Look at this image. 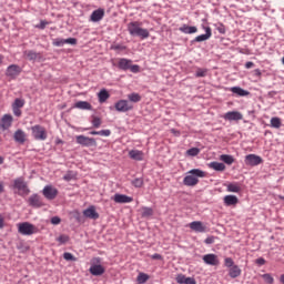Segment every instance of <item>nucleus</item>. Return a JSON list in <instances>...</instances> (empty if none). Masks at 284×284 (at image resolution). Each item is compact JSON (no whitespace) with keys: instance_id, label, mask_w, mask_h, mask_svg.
<instances>
[{"instance_id":"obj_2","label":"nucleus","mask_w":284,"mask_h":284,"mask_svg":"<svg viewBox=\"0 0 284 284\" xmlns=\"http://www.w3.org/2000/svg\"><path fill=\"white\" fill-rule=\"evenodd\" d=\"M199 179H205V172L200 169H193L187 172L183 183L184 185H187V187H194V185H199Z\"/></svg>"},{"instance_id":"obj_23","label":"nucleus","mask_w":284,"mask_h":284,"mask_svg":"<svg viewBox=\"0 0 284 284\" xmlns=\"http://www.w3.org/2000/svg\"><path fill=\"white\" fill-rule=\"evenodd\" d=\"M103 17H105V10L98 9L91 13L90 19H91V21H93V23H98V21H101V19H103Z\"/></svg>"},{"instance_id":"obj_40","label":"nucleus","mask_w":284,"mask_h":284,"mask_svg":"<svg viewBox=\"0 0 284 284\" xmlns=\"http://www.w3.org/2000/svg\"><path fill=\"white\" fill-rule=\"evenodd\" d=\"M143 178H138L132 180L131 184L133 185V187H141L143 185Z\"/></svg>"},{"instance_id":"obj_58","label":"nucleus","mask_w":284,"mask_h":284,"mask_svg":"<svg viewBox=\"0 0 284 284\" xmlns=\"http://www.w3.org/2000/svg\"><path fill=\"white\" fill-rule=\"evenodd\" d=\"M255 263H256L257 265H265V258L258 257V258L255 261Z\"/></svg>"},{"instance_id":"obj_56","label":"nucleus","mask_w":284,"mask_h":284,"mask_svg":"<svg viewBox=\"0 0 284 284\" xmlns=\"http://www.w3.org/2000/svg\"><path fill=\"white\" fill-rule=\"evenodd\" d=\"M12 110H13V114H14L16 116H21V109L16 108V106H12Z\"/></svg>"},{"instance_id":"obj_55","label":"nucleus","mask_w":284,"mask_h":284,"mask_svg":"<svg viewBox=\"0 0 284 284\" xmlns=\"http://www.w3.org/2000/svg\"><path fill=\"white\" fill-rule=\"evenodd\" d=\"M204 243L206 245H212V243H214V236H209L205 239Z\"/></svg>"},{"instance_id":"obj_25","label":"nucleus","mask_w":284,"mask_h":284,"mask_svg":"<svg viewBox=\"0 0 284 284\" xmlns=\"http://www.w3.org/2000/svg\"><path fill=\"white\" fill-rule=\"evenodd\" d=\"M179 30L180 32H183V34H196V32H199V28L190 27L187 24H183Z\"/></svg>"},{"instance_id":"obj_1","label":"nucleus","mask_w":284,"mask_h":284,"mask_svg":"<svg viewBox=\"0 0 284 284\" xmlns=\"http://www.w3.org/2000/svg\"><path fill=\"white\" fill-rule=\"evenodd\" d=\"M141 26H143V22L141 21H132L128 23V32L131 34V37H139L140 39H149L150 38V31L148 29H143Z\"/></svg>"},{"instance_id":"obj_11","label":"nucleus","mask_w":284,"mask_h":284,"mask_svg":"<svg viewBox=\"0 0 284 284\" xmlns=\"http://www.w3.org/2000/svg\"><path fill=\"white\" fill-rule=\"evenodd\" d=\"M202 261H204V263L206 265H212L213 267H216L219 265H221V261L219 260V255L214 254V253H210L206 254L202 257Z\"/></svg>"},{"instance_id":"obj_5","label":"nucleus","mask_w":284,"mask_h":284,"mask_svg":"<svg viewBox=\"0 0 284 284\" xmlns=\"http://www.w3.org/2000/svg\"><path fill=\"white\" fill-rule=\"evenodd\" d=\"M21 72H23V69L19 64H10L7 67L4 74L8 81H14L21 75Z\"/></svg>"},{"instance_id":"obj_29","label":"nucleus","mask_w":284,"mask_h":284,"mask_svg":"<svg viewBox=\"0 0 284 284\" xmlns=\"http://www.w3.org/2000/svg\"><path fill=\"white\" fill-rule=\"evenodd\" d=\"M241 268L239 267V265H234L230 268L229 271V276L231 278H239V276H241Z\"/></svg>"},{"instance_id":"obj_52","label":"nucleus","mask_w":284,"mask_h":284,"mask_svg":"<svg viewBox=\"0 0 284 284\" xmlns=\"http://www.w3.org/2000/svg\"><path fill=\"white\" fill-rule=\"evenodd\" d=\"M45 26H48V21L41 20L37 28H39V30H45Z\"/></svg>"},{"instance_id":"obj_17","label":"nucleus","mask_w":284,"mask_h":284,"mask_svg":"<svg viewBox=\"0 0 284 284\" xmlns=\"http://www.w3.org/2000/svg\"><path fill=\"white\" fill-rule=\"evenodd\" d=\"M189 227H190L191 230H193V232H199V233H205V232H207V226H205V225L203 224V222H201V221L191 222V223L189 224Z\"/></svg>"},{"instance_id":"obj_15","label":"nucleus","mask_w":284,"mask_h":284,"mask_svg":"<svg viewBox=\"0 0 284 284\" xmlns=\"http://www.w3.org/2000/svg\"><path fill=\"white\" fill-rule=\"evenodd\" d=\"M225 121H243V114L239 111H229L224 114Z\"/></svg>"},{"instance_id":"obj_33","label":"nucleus","mask_w":284,"mask_h":284,"mask_svg":"<svg viewBox=\"0 0 284 284\" xmlns=\"http://www.w3.org/2000/svg\"><path fill=\"white\" fill-rule=\"evenodd\" d=\"M129 103H139L141 102V94L133 92L128 94Z\"/></svg>"},{"instance_id":"obj_39","label":"nucleus","mask_w":284,"mask_h":284,"mask_svg":"<svg viewBox=\"0 0 284 284\" xmlns=\"http://www.w3.org/2000/svg\"><path fill=\"white\" fill-rule=\"evenodd\" d=\"M200 152L201 150L199 148H192L186 151V154H189V156H199Z\"/></svg>"},{"instance_id":"obj_19","label":"nucleus","mask_w":284,"mask_h":284,"mask_svg":"<svg viewBox=\"0 0 284 284\" xmlns=\"http://www.w3.org/2000/svg\"><path fill=\"white\" fill-rule=\"evenodd\" d=\"M203 30H205V34H201L195 37L194 41L196 43H201L203 41H207L212 38V28L203 26Z\"/></svg>"},{"instance_id":"obj_54","label":"nucleus","mask_w":284,"mask_h":284,"mask_svg":"<svg viewBox=\"0 0 284 284\" xmlns=\"http://www.w3.org/2000/svg\"><path fill=\"white\" fill-rule=\"evenodd\" d=\"M151 258H152L153 261H162V260H163V256H162L161 254H159V253H155V254H153V255L151 256Z\"/></svg>"},{"instance_id":"obj_46","label":"nucleus","mask_w":284,"mask_h":284,"mask_svg":"<svg viewBox=\"0 0 284 284\" xmlns=\"http://www.w3.org/2000/svg\"><path fill=\"white\" fill-rule=\"evenodd\" d=\"M206 74H207L206 69H197L195 77L201 78V77H205Z\"/></svg>"},{"instance_id":"obj_57","label":"nucleus","mask_w":284,"mask_h":284,"mask_svg":"<svg viewBox=\"0 0 284 284\" xmlns=\"http://www.w3.org/2000/svg\"><path fill=\"white\" fill-rule=\"evenodd\" d=\"M111 49L112 50H125V47L121 45V44H115V45H112Z\"/></svg>"},{"instance_id":"obj_8","label":"nucleus","mask_w":284,"mask_h":284,"mask_svg":"<svg viewBox=\"0 0 284 284\" xmlns=\"http://www.w3.org/2000/svg\"><path fill=\"white\" fill-rule=\"evenodd\" d=\"M75 141L79 145H82L83 148H97V140L94 138L77 135Z\"/></svg>"},{"instance_id":"obj_34","label":"nucleus","mask_w":284,"mask_h":284,"mask_svg":"<svg viewBox=\"0 0 284 284\" xmlns=\"http://www.w3.org/2000/svg\"><path fill=\"white\" fill-rule=\"evenodd\" d=\"M24 57H27L29 61H37V59H39V53L32 50H28L24 51Z\"/></svg>"},{"instance_id":"obj_51","label":"nucleus","mask_w":284,"mask_h":284,"mask_svg":"<svg viewBox=\"0 0 284 284\" xmlns=\"http://www.w3.org/2000/svg\"><path fill=\"white\" fill-rule=\"evenodd\" d=\"M216 30H217V32H220V34H225V32H226V29H225V27L223 26V23H220V24L216 27Z\"/></svg>"},{"instance_id":"obj_53","label":"nucleus","mask_w":284,"mask_h":284,"mask_svg":"<svg viewBox=\"0 0 284 284\" xmlns=\"http://www.w3.org/2000/svg\"><path fill=\"white\" fill-rule=\"evenodd\" d=\"M51 223L52 225H59V223H61V219L59 216H53L51 219Z\"/></svg>"},{"instance_id":"obj_36","label":"nucleus","mask_w":284,"mask_h":284,"mask_svg":"<svg viewBox=\"0 0 284 284\" xmlns=\"http://www.w3.org/2000/svg\"><path fill=\"white\" fill-rule=\"evenodd\" d=\"M136 281L139 284L148 283V281H150V275H148L145 273H139Z\"/></svg>"},{"instance_id":"obj_59","label":"nucleus","mask_w":284,"mask_h":284,"mask_svg":"<svg viewBox=\"0 0 284 284\" xmlns=\"http://www.w3.org/2000/svg\"><path fill=\"white\" fill-rule=\"evenodd\" d=\"M184 284H196V280H194V277H189Z\"/></svg>"},{"instance_id":"obj_60","label":"nucleus","mask_w":284,"mask_h":284,"mask_svg":"<svg viewBox=\"0 0 284 284\" xmlns=\"http://www.w3.org/2000/svg\"><path fill=\"white\" fill-rule=\"evenodd\" d=\"M171 133L174 134V136H181V132L176 131V129H172Z\"/></svg>"},{"instance_id":"obj_13","label":"nucleus","mask_w":284,"mask_h":284,"mask_svg":"<svg viewBox=\"0 0 284 284\" xmlns=\"http://www.w3.org/2000/svg\"><path fill=\"white\" fill-rule=\"evenodd\" d=\"M28 203L31 207H43V199L39 194H32L28 199Z\"/></svg>"},{"instance_id":"obj_32","label":"nucleus","mask_w":284,"mask_h":284,"mask_svg":"<svg viewBox=\"0 0 284 284\" xmlns=\"http://www.w3.org/2000/svg\"><path fill=\"white\" fill-rule=\"evenodd\" d=\"M141 215L143 219H148V216H152L154 214V210L152 207L143 206L140 209Z\"/></svg>"},{"instance_id":"obj_12","label":"nucleus","mask_w":284,"mask_h":284,"mask_svg":"<svg viewBox=\"0 0 284 284\" xmlns=\"http://www.w3.org/2000/svg\"><path fill=\"white\" fill-rule=\"evenodd\" d=\"M263 163V158L256 154H248L245 156V165H251V168H254L256 165H261Z\"/></svg>"},{"instance_id":"obj_4","label":"nucleus","mask_w":284,"mask_h":284,"mask_svg":"<svg viewBox=\"0 0 284 284\" xmlns=\"http://www.w3.org/2000/svg\"><path fill=\"white\" fill-rule=\"evenodd\" d=\"M18 232L23 236H32V234H38L39 227L29 222H22L18 224Z\"/></svg>"},{"instance_id":"obj_20","label":"nucleus","mask_w":284,"mask_h":284,"mask_svg":"<svg viewBox=\"0 0 284 284\" xmlns=\"http://www.w3.org/2000/svg\"><path fill=\"white\" fill-rule=\"evenodd\" d=\"M89 272L92 274V276H103V274H105V267L100 264H93L89 268Z\"/></svg>"},{"instance_id":"obj_49","label":"nucleus","mask_w":284,"mask_h":284,"mask_svg":"<svg viewBox=\"0 0 284 284\" xmlns=\"http://www.w3.org/2000/svg\"><path fill=\"white\" fill-rule=\"evenodd\" d=\"M93 128H101V120L100 118L94 116L92 120Z\"/></svg>"},{"instance_id":"obj_28","label":"nucleus","mask_w":284,"mask_h":284,"mask_svg":"<svg viewBox=\"0 0 284 284\" xmlns=\"http://www.w3.org/2000/svg\"><path fill=\"white\" fill-rule=\"evenodd\" d=\"M209 168H211V170H215V172H225V164L221 162H211Z\"/></svg>"},{"instance_id":"obj_31","label":"nucleus","mask_w":284,"mask_h":284,"mask_svg":"<svg viewBox=\"0 0 284 284\" xmlns=\"http://www.w3.org/2000/svg\"><path fill=\"white\" fill-rule=\"evenodd\" d=\"M98 99L100 103H105V101L110 99V93L108 92V90L103 89L99 92Z\"/></svg>"},{"instance_id":"obj_22","label":"nucleus","mask_w":284,"mask_h":284,"mask_svg":"<svg viewBox=\"0 0 284 284\" xmlns=\"http://www.w3.org/2000/svg\"><path fill=\"white\" fill-rule=\"evenodd\" d=\"M12 121L13 118L10 114H4L1 119V124L0 126L2 128V130H9V128H12Z\"/></svg>"},{"instance_id":"obj_45","label":"nucleus","mask_w":284,"mask_h":284,"mask_svg":"<svg viewBox=\"0 0 284 284\" xmlns=\"http://www.w3.org/2000/svg\"><path fill=\"white\" fill-rule=\"evenodd\" d=\"M262 278L265 281V283H268V284L274 283V277H272V275L270 274H263Z\"/></svg>"},{"instance_id":"obj_21","label":"nucleus","mask_w":284,"mask_h":284,"mask_svg":"<svg viewBox=\"0 0 284 284\" xmlns=\"http://www.w3.org/2000/svg\"><path fill=\"white\" fill-rule=\"evenodd\" d=\"M112 200L114 201V203H132V201H134V199L132 196H128L125 194H119L116 193Z\"/></svg>"},{"instance_id":"obj_27","label":"nucleus","mask_w":284,"mask_h":284,"mask_svg":"<svg viewBox=\"0 0 284 284\" xmlns=\"http://www.w3.org/2000/svg\"><path fill=\"white\" fill-rule=\"evenodd\" d=\"M231 92H233V94H237V97H250V91H246L245 89H242L241 87L231 88Z\"/></svg>"},{"instance_id":"obj_50","label":"nucleus","mask_w":284,"mask_h":284,"mask_svg":"<svg viewBox=\"0 0 284 284\" xmlns=\"http://www.w3.org/2000/svg\"><path fill=\"white\" fill-rule=\"evenodd\" d=\"M63 258L64 261H77V258L74 257V255H72V253H64Z\"/></svg>"},{"instance_id":"obj_62","label":"nucleus","mask_w":284,"mask_h":284,"mask_svg":"<svg viewBox=\"0 0 284 284\" xmlns=\"http://www.w3.org/2000/svg\"><path fill=\"white\" fill-rule=\"evenodd\" d=\"M253 65H254V62H246V63H245L246 70L252 69Z\"/></svg>"},{"instance_id":"obj_18","label":"nucleus","mask_w":284,"mask_h":284,"mask_svg":"<svg viewBox=\"0 0 284 284\" xmlns=\"http://www.w3.org/2000/svg\"><path fill=\"white\" fill-rule=\"evenodd\" d=\"M65 43H69L70 45H77V39L75 38H68V39L58 38L53 40V45H55L57 48H61L62 45H65Z\"/></svg>"},{"instance_id":"obj_48","label":"nucleus","mask_w":284,"mask_h":284,"mask_svg":"<svg viewBox=\"0 0 284 284\" xmlns=\"http://www.w3.org/2000/svg\"><path fill=\"white\" fill-rule=\"evenodd\" d=\"M224 265H225L226 267H234V260H232L231 257H226V258L224 260Z\"/></svg>"},{"instance_id":"obj_63","label":"nucleus","mask_w":284,"mask_h":284,"mask_svg":"<svg viewBox=\"0 0 284 284\" xmlns=\"http://www.w3.org/2000/svg\"><path fill=\"white\" fill-rule=\"evenodd\" d=\"M4 221L3 216L0 215V230H3Z\"/></svg>"},{"instance_id":"obj_64","label":"nucleus","mask_w":284,"mask_h":284,"mask_svg":"<svg viewBox=\"0 0 284 284\" xmlns=\"http://www.w3.org/2000/svg\"><path fill=\"white\" fill-rule=\"evenodd\" d=\"M280 281H281V283H283V284H284V274H283V275H281Z\"/></svg>"},{"instance_id":"obj_9","label":"nucleus","mask_w":284,"mask_h":284,"mask_svg":"<svg viewBox=\"0 0 284 284\" xmlns=\"http://www.w3.org/2000/svg\"><path fill=\"white\" fill-rule=\"evenodd\" d=\"M42 194L48 201H54V199L59 196V190L52 185H45L42 190Z\"/></svg>"},{"instance_id":"obj_26","label":"nucleus","mask_w":284,"mask_h":284,"mask_svg":"<svg viewBox=\"0 0 284 284\" xmlns=\"http://www.w3.org/2000/svg\"><path fill=\"white\" fill-rule=\"evenodd\" d=\"M224 204L227 206L237 205L239 204V197L236 195H225L224 196Z\"/></svg>"},{"instance_id":"obj_43","label":"nucleus","mask_w":284,"mask_h":284,"mask_svg":"<svg viewBox=\"0 0 284 284\" xmlns=\"http://www.w3.org/2000/svg\"><path fill=\"white\" fill-rule=\"evenodd\" d=\"M68 241H70V236H68V235H60L57 239V242L60 243L61 245L68 243Z\"/></svg>"},{"instance_id":"obj_24","label":"nucleus","mask_w":284,"mask_h":284,"mask_svg":"<svg viewBox=\"0 0 284 284\" xmlns=\"http://www.w3.org/2000/svg\"><path fill=\"white\" fill-rule=\"evenodd\" d=\"M129 156L133 161H143V159L145 158V153H143V151L140 150H131L129 152Z\"/></svg>"},{"instance_id":"obj_3","label":"nucleus","mask_w":284,"mask_h":284,"mask_svg":"<svg viewBox=\"0 0 284 284\" xmlns=\"http://www.w3.org/2000/svg\"><path fill=\"white\" fill-rule=\"evenodd\" d=\"M113 65H116L119 70H123L124 72L130 70L133 74L141 72V67H139V64H132V60L125 58H119L118 63L113 62Z\"/></svg>"},{"instance_id":"obj_61","label":"nucleus","mask_w":284,"mask_h":284,"mask_svg":"<svg viewBox=\"0 0 284 284\" xmlns=\"http://www.w3.org/2000/svg\"><path fill=\"white\" fill-rule=\"evenodd\" d=\"M6 192V186L3 185V182L0 181V194H3Z\"/></svg>"},{"instance_id":"obj_35","label":"nucleus","mask_w":284,"mask_h":284,"mask_svg":"<svg viewBox=\"0 0 284 284\" xmlns=\"http://www.w3.org/2000/svg\"><path fill=\"white\" fill-rule=\"evenodd\" d=\"M220 161H223L226 165H232L234 163V156L229 154H222Z\"/></svg>"},{"instance_id":"obj_7","label":"nucleus","mask_w":284,"mask_h":284,"mask_svg":"<svg viewBox=\"0 0 284 284\" xmlns=\"http://www.w3.org/2000/svg\"><path fill=\"white\" fill-rule=\"evenodd\" d=\"M31 132L36 141H45L48 139V131L40 124L31 126Z\"/></svg>"},{"instance_id":"obj_37","label":"nucleus","mask_w":284,"mask_h":284,"mask_svg":"<svg viewBox=\"0 0 284 284\" xmlns=\"http://www.w3.org/2000/svg\"><path fill=\"white\" fill-rule=\"evenodd\" d=\"M227 192L239 193L241 192V185L239 183H230L227 185Z\"/></svg>"},{"instance_id":"obj_6","label":"nucleus","mask_w":284,"mask_h":284,"mask_svg":"<svg viewBox=\"0 0 284 284\" xmlns=\"http://www.w3.org/2000/svg\"><path fill=\"white\" fill-rule=\"evenodd\" d=\"M13 187L18 190L20 196H28V194H30V189H28V183H26L23 178L13 180Z\"/></svg>"},{"instance_id":"obj_30","label":"nucleus","mask_w":284,"mask_h":284,"mask_svg":"<svg viewBox=\"0 0 284 284\" xmlns=\"http://www.w3.org/2000/svg\"><path fill=\"white\" fill-rule=\"evenodd\" d=\"M74 108H78V110H92V104L87 101H79L74 104Z\"/></svg>"},{"instance_id":"obj_44","label":"nucleus","mask_w":284,"mask_h":284,"mask_svg":"<svg viewBox=\"0 0 284 284\" xmlns=\"http://www.w3.org/2000/svg\"><path fill=\"white\" fill-rule=\"evenodd\" d=\"M74 178H75V175H74V172H72V171H69L68 173H65L63 175L64 181H72Z\"/></svg>"},{"instance_id":"obj_38","label":"nucleus","mask_w":284,"mask_h":284,"mask_svg":"<svg viewBox=\"0 0 284 284\" xmlns=\"http://www.w3.org/2000/svg\"><path fill=\"white\" fill-rule=\"evenodd\" d=\"M281 125H283V123L281 122V118L275 116L271 119V128H275L276 130H278Z\"/></svg>"},{"instance_id":"obj_10","label":"nucleus","mask_w":284,"mask_h":284,"mask_svg":"<svg viewBox=\"0 0 284 284\" xmlns=\"http://www.w3.org/2000/svg\"><path fill=\"white\" fill-rule=\"evenodd\" d=\"M116 112H130L131 110H134V104H132L128 100H120L114 105Z\"/></svg>"},{"instance_id":"obj_41","label":"nucleus","mask_w":284,"mask_h":284,"mask_svg":"<svg viewBox=\"0 0 284 284\" xmlns=\"http://www.w3.org/2000/svg\"><path fill=\"white\" fill-rule=\"evenodd\" d=\"M187 276H185L184 274H178L175 277L176 283L179 284H185V282L187 281Z\"/></svg>"},{"instance_id":"obj_42","label":"nucleus","mask_w":284,"mask_h":284,"mask_svg":"<svg viewBox=\"0 0 284 284\" xmlns=\"http://www.w3.org/2000/svg\"><path fill=\"white\" fill-rule=\"evenodd\" d=\"M23 105H26V101H23L22 99H16L12 104V108L21 109L23 108Z\"/></svg>"},{"instance_id":"obj_47","label":"nucleus","mask_w":284,"mask_h":284,"mask_svg":"<svg viewBox=\"0 0 284 284\" xmlns=\"http://www.w3.org/2000/svg\"><path fill=\"white\" fill-rule=\"evenodd\" d=\"M110 134H112V131H110L108 129L98 131V136H110Z\"/></svg>"},{"instance_id":"obj_16","label":"nucleus","mask_w":284,"mask_h":284,"mask_svg":"<svg viewBox=\"0 0 284 284\" xmlns=\"http://www.w3.org/2000/svg\"><path fill=\"white\" fill-rule=\"evenodd\" d=\"M83 216H85V219L97 221V219H99V212H97V207L94 205H91L83 211Z\"/></svg>"},{"instance_id":"obj_14","label":"nucleus","mask_w":284,"mask_h":284,"mask_svg":"<svg viewBox=\"0 0 284 284\" xmlns=\"http://www.w3.org/2000/svg\"><path fill=\"white\" fill-rule=\"evenodd\" d=\"M13 139L16 143H20V145H23V143L28 141V134L26 133V131L18 129L13 134Z\"/></svg>"}]
</instances>
